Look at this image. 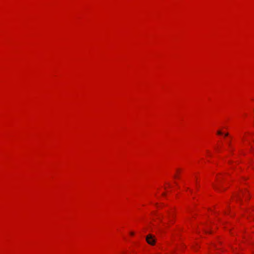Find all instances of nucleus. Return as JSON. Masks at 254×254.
Instances as JSON below:
<instances>
[{
	"label": "nucleus",
	"mask_w": 254,
	"mask_h": 254,
	"mask_svg": "<svg viewBox=\"0 0 254 254\" xmlns=\"http://www.w3.org/2000/svg\"><path fill=\"white\" fill-rule=\"evenodd\" d=\"M146 240L147 243L151 245H154L156 242L154 236L151 234L147 235L146 237Z\"/></svg>",
	"instance_id": "nucleus-1"
},
{
	"label": "nucleus",
	"mask_w": 254,
	"mask_h": 254,
	"mask_svg": "<svg viewBox=\"0 0 254 254\" xmlns=\"http://www.w3.org/2000/svg\"><path fill=\"white\" fill-rule=\"evenodd\" d=\"M213 186L215 190H218V187L216 185H213Z\"/></svg>",
	"instance_id": "nucleus-2"
},
{
	"label": "nucleus",
	"mask_w": 254,
	"mask_h": 254,
	"mask_svg": "<svg viewBox=\"0 0 254 254\" xmlns=\"http://www.w3.org/2000/svg\"><path fill=\"white\" fill-rule=\"evenodd\" d=\"M217 134H219V135H221V134H222V132L221 131H218Z\"/></svg>",
	"instance_id": "nucleus-3"
},
{
	"label": "nucleus",
	"mask_w": 254,
	"mask_h": 254,
	"mask_svg": "<svg viewBox=\"0 0 254 254\" xmlns=\"http://www.w3.org/2000/svg\"><path fill=\"white\" fill-rule=\"evenodd\" d=\"M130 235L133 236L134 235V233L133 232H130Z\"/></svg>",
	"instance_id": "nucleus-4"
},
{
	"label": "nucleus",
	"mask_w": 254,
	"mask_h": 254,
	"mask_svg": "<svg viewBox=\"0 0 254 254\" xmlns=\"http://www.w3.org/2000/svg\"><path fill=\"white\" fill-rule=\"evenodd\" d=\"M228 133H226V134H225V136H228Z\"/></svg>",
	"instance_id": "nucleus-5"
},
{
	"label": "nucleus",
	"mask_w": 254,
	"mask_h": 254,
	"mask_svg": "<svg viewBox=\"0 0 254 254\" xmlns=\"http://www.w3.org/2000/svg\"><path fill=\"white\" fill-rule=\"evenodd\" d=\"M205 231V233H209L208 231Z\"/></svg>",
	"instance_id": "nucleus-6"
}]
</instances>
